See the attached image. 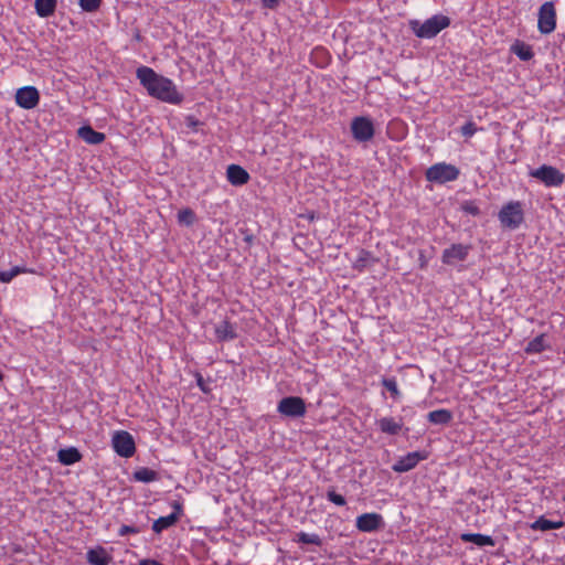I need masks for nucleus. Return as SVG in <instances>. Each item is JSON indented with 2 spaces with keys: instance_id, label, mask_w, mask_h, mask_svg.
I'll list each match as a JSON object with an SVG mask.
<instances>
[{
  "instance_id": "nucleus-46",
  "label": "nucleus",
  "mask_w": 565,
  "mask_h": 565,
  "mask_svg": "<svg viewBox=\"0 0 565 565\" xmlns=\"http://www.w3.org/2000/svg\"><path fill=\"white\" fill-rule=\"evenodd\" d=\"M3 380V375L2 373L0 372V382Z\"/></svg>"
},
{
  "instance_id": "nucleus-47",
  "label": "nucleus",
  "mask_w": 565,
  "mask_h": 565,
  "mask_svg": "<svg viewBox=\"0 0 565 565\" xmlns=\"http://www.w3.org/2000/svg\"><path fill=\"white\" fill-rule=\"evenodd\" d=\"M319 53H320V56H321V55H322V49H321V47H320V50H319Z\"/></svg>"
},
{
  "instance_id": "nucleus-42",
  "label": "nucleus",
  "mask_w": 565,
  "mask_h": 565,
  "mask_svg": "<svg viewBox=\"0 0 565 565\" xmlns=\"http://www.w3.org/2000/svg\"><path fill=\"white\" fill-rule=\"evenodd\" d=\"M419 262H420V267L425 268L427 265V262H426L423 253H420Z\"/></svg>"
},
{
  "instance_id": "nucleus-18",
  "label": "nucleus",
  "mask_w": 565,
  "mask_h": 565,
  "mask_svg": "<svg viewBox=\"0 0 565 565\" xmlns=\"http://www.w3.org/2000/svg\"><path fill=\"white\" fill-rule=\"evenodd\" d=\"M452 417V413L446 408L431 411L427 414V420L434 425H448Z\"/></svg>"
},
{
  "instance_id": "nucleus-8",
  "label": "nucleus",
  "mask_w": 565,
  "mask_h": 565,
  "mask_svg": "<svg viewBox=\"0 0 565 565\" xmlns=\"http://www.w3.org/2000/svg\"><path fill=\"white\" fill-rule=\"evenodd\" d=\"M537 28L542 34H550L555 30L556 11L552 1H547L541 6L539 10Z\"/></svg>"
},
{
  "instance_id": "nucleus-25",
  "label": "nucleus",
  "mask_w": 565,
  "mask_h": 565,
  "mask_svg": "<svg viewBox=\"0 0 565 565\" xmlns=\"http://www.w3.org/2000/svg\"><path fill=\"white\" fill-rule=\"evenodd\" d=\"M548 348V344L546 343L545 334H540L532 339L525 347L524 351L527 354H536L541 353L544 350Z\"/></svg>"
},
{
  "instance_id": "nucleus-37",
  "label": "nucleus",
  "mask_w": 565,
  "mask_h": 565,
  "mask_svg": "<svg viewBox=\"0 0 565 565\" xmlns=\"http://www.w3.org/2000/svg\"><path fill=\"white\" fill-rule=\"evenodd\" d=\"M178 222L181 225H191L195 222V214H178Z\"/></svg>"
},
{
  "instance_id": "nucleus-40",
  "label": "nucleus",
  "mask_w": 565,
  "mask_h": 565,
  "mask_svg": "<svg viewBox=\"0 0 565 565\" xmlns=\"http://www.w3.org/2000/svg\"><path fill=\"white\" fill-rule=\"evenodd\" d=\"M462 212L469 213V212H478V207L473 205L472 202H466L461 206Z\"/></svg>"
},
{
  "instance_id": "nucleus-22",
  "label": "nucleus",
  "mask_w": 565,
  "mask_h": 565,
  "mask_svg": "<svg viewBox=\"0 0 565 565\" xmlns=\"http://www.w3.org/2000/svg\"><path fill=\"white\" fill-rule=\"evenodd\" d=\"M511 52L514 53L521 61H530L534 57L533 49L530 44L522 41H515L511 46Z\"/></svg>"
},
{
  "instance_id": "nucleus-10",
  "label": "nucleus",
  "mask_w": 565,
  "mask_h": 565,
  "mask_svg": "<svg viewBox=\"0 0 565 565\" xmlns=\"http://www.w3.org/2000/svg\"><path fill=\"white\" fill-rule=\"evenodd\" d=\"M173 512L166 516L158 518L152 523V531L157 534L173 526L183 514V504L180 501L172 502Z\"/></svg>"
},
{
  "instance_id": "nucleus-26",
  "label": "nucleus",
  "mask_w": 565,
  "mask_h": 565,
  "mask_svg": "<svg viewBox=\"0 0 565 565\" xmlns=\"http://www.w3.org/2000/svg\"><path fill=\"white\" fill-rule=\"evenodd\" d=\"M500 224L508 230H515L523 222V214H498Z\"/></svg>"
},
{
  "instance_id": "nucleus-45",
  "label": "nucleus",
  "mask_w": 565,
  "mask_h": 565,
  "mask_svg": "<svg viewBox=\"0 0 565 565\" xmlns=\"http://www.w3.org/2000/svg\"><path fill=\"white\" fill-rule=\"evenodd\" d=\"M317 50L318 47L312 49L311 55H313Z\"/></svg>"
},
{
  "instance_id": "nucleus-7",
  "label": "nucleus",
  "mask_w": 565,
  "mask_h": 565,
  "mask_svg": "<svg viewBox=\"0 0 565 565\" xmlns=\"http://www.w3.org/2000/svg\"><path fill=\"white\" fill-rule=\"evenodd\" d=\"M277 411L286 417L298 418L306 414V404L301 397L288 396L280 399Z\"/></svg>"
},
{
  "instance_id": "nucleus-13",
  "label": "nucleus",
  "mask_w": 565,
  "mask_h": 565,
  "mask_svg": "<svg viewBox=\"0 0 565 565\" xmlns=\"http://www.w3.org/2000/svg\"><path fill=\"white\" fill-rule=\"evenodd\" d=\"M426 459V455L420 451L408 452L407 455L401 457L393 466L392 469L395 472L402 473L407 472L414 469L419 461Z\"/></svg>"
},
{
  "instance_id": "nucleus-29",
  "label": "nucleus",
  "mask_w": 565,
  "mask_h": 565,
  "mask_svg": "<svg viewBox=\"0 0 565 565\" xmlns=\"http://www.w3.org/2000/svg\"><path fill=\"white\" fill-rule=\"evenodd\" d=\"M382 385L391 393L394 398H398L401 392L397 386V382L395 379H383Z\"/></svg>"
},
{
  "instance_id": "nucleus-35",
  "label": "nucleus",
  "mask_w": 565,
  "mask_h": 565,
  "mask_svg": "<svg viewBox=\"0 0 565 565\" xmlns=\"http://www.w3.org/2000/svg\"><path fill=\"white\" fill-rule=\"evenodd\" d=\"M522 205L519 201H511L507 205L502 206L500 212H521Z\"/></svg>"
},
{
  "instance_id": "nucleus-32",
  "label": "nucleus",
  "mask_w": 565,
  "mask_h": 565,
  "mask_svg": "<svg viewBox=\"0 0 565 565\" xmlns=\"http://www.w3.org/2000/svg\"><path fill=\"white\" fill-rule=\"evenodd\" d=\"M371 254L365 250H361L359 254V258L354 263V267L362 269L370 264Z\"/></svg>"
},
{
  "instance_id": "nucleus-4",
  "label": "nucleus",
  "mask_w": 565,
  "mask_h": 565,
  "mask_svg": "<svg viewBox=\"0 0 565 565\" xmlns=\"http://www.w3.org/2000/svg\"><path fill=\"white\" fill-rule=\"evenodd\" d=\"M114 451L122 457L130 458L136 452V443L132 435L126 430H116L111 437Z\"/></svg>"
},
{
  "instance_id": "nucleus-23",
  "label": "nucleus",
  "mask_w": 565,
  "mask_h": 565,
  "mask_svg": "<svg viewBox=\"0 0 565 565\" xmlns=\"http://www.w3.org/2000/svg\"><path fill=\"white\" fill-rule=\"evenodd\" d=\"M56 0H35V12L41 18H49L54 14L56 10Z\"/></svg>"
},
{
  "instance_id": "nucleus-3",
  "label": "nucleus",
  "mask_w": 565,
  "mask_h": 565,
  "mask_svg": "<svg viewBox=\"0 0 565 565\" xmlns=\"http://www.w3.org/2000/svg\"><path fill=\"white\" fill-rule=\"evenodd\" d=\"M459 175V168L447 162L435 163L425 171L426 180L436 184H445L447 182L456 181Z\"/></svg>"
},
{
  "instance_id": "nucleus-31",
  "label": "nucleus",
  "mask_w": 565,
  "mask_h": 565,
  "mask_svg": "<svg viewBox=\"0 0 565 565\" xmlns=\"http://www.w3.org/2000/svg\"><path fill=\"white\" fill-rule=\"evenodd\" d=\"M478 129L479 128L477 127L476 122L469 120L460 127V132L463 137L470 138L478 131Z\"/></svg>"
},
{
  "instance_id": "nucleus-19",
  "label": "nucleus",
  "mask_w": 565,
  "mask_h": 565,
  "mask_svg": "<svg viewBox=\"0 0 565 565\" xmlns=\"http://www.w3.org/2000/svg\"><path fill=\"white\" fill-rule=\"evenodd\" d=\"M564 526V522L562 520L552 521L547 520L544 516L537 518L533 523L530 524V527L533 531H550V530H558Z\"/></svg>"
},
{
  "instance_id": "nucleus-21",
  "label": "nucleus",
  "mask_w": 565,
  "mask_h": 565,
  "mask_svg": "<svg viewBox=\"0 0 565 565\" xmlns=\"http://www.w3.org/2000/svg\"><path fill=\"white\" fill-rule=\"evenodd\" d=\"M57 458L61 463L70 466L78 462L82 459V455L76 448L70 447L61 449L57 452Z\"/></svg>"
},
{
  "instance_id": "nucleus-38",
  "label": "nucleus",
  "mask_w": 565,
  "mask_h": 565,
  "mask_svg": "<svg viewBox=\"0 0 565 565\" xmlns=\"http://www.w3.org/2000/svg\"><path fill=\"white\" fill-rule=\"evenodd\" d=\"M328 497H329L330 501L333 502L337 505H344L345 504V499L341 494H338L335 492H329Z\"/></svg>"
},
{
  "instance_id": "nucleus-14",
  "label": "nucleus",
  "mask_w": 565,
  "mask_h": 565,
  "mask_svg": "<svg viewBox=\"0 0 565 565\" xmlns=\"http://www.w3.org/2000/svg\"><path fill=\"white\" fill-rule=\"evenodd\" d=\"M227 180L233 185H243L246 184L249 180L248 172L237 164H231L227 167L226 171Z\"/></svg>"
},
{
  "instance_id": "nucleus-12",
  "label": "nucleus",
  "mask_w": 565,
  "mask_h": 565,
  "mask_svg": "<svg viewBox=\"0 0 565 565\" xmlns=\"http://www.w3.org/2000/svg\"><path fill=\"white\" fill-rule=\"evenodd\" d=\"M355 526L359 531L371 533L384 526V519L380 513H363L356 518Z\"/></svg>"
},
{
  "instance_id": "nucleus-27",
  "label": "nucleus",
  "mask_w": 565,
  "mask_h": 565,
  "mask_svg": "<svg viewBox=\"0 0 565 565\" xmlns=\"http://www.w3.org/2000/svg\"><path fill=\"white\" fill-rule=\"evenodd\" d=\"M134 479L139 482L148 483V482L157 481L159 479V475L157 471H154L150 468L142 467L134 472Z\"/></svg>"
},
{
  "instance_id": "nucleus-6",
  "label": "nucleus",
  "mask_w": 565,
  "mask_h": 565,
  "mask_svg": "<svg viewBox=\"0 0 565 565\" xmlns=\"http://www.w3.org/2000/svg\"><path fill=\"white\" fill-rule=\"evenodd\" d=\"M472 246L470 244L456 243L445 248L441 254V262L447 266H456L459 263L465 262Z\"/></svg>"
},
{
  "instance_id": "nucleus-28",
  "label": "nucleus",
  "mask_w": 565,
  "mask_h": 565,
  "mask_svg": "<svg viewBox=\"0 0 565 565\" xmlns=\"http://www.w3.org/2000/svg\"><path fill=\"white\" fill-rule=\"evenodd\" d=\"M31 271L32 270H30L25 267H20V266H14L10 270H4V271L0 270V281L7 284V282H10L19 274L31 273Z\"/></svg>"
},
{
  "instance_id": "nucleus-39",
  "label": "nucleus",
  "mask_w": 565,
  "mask_h": 565,
  "mask_svg": "<svg viewBox=\"0 0 565 565\" xmlns=\"http://www.w3.org/2000/svg\"><path fill=\"white\" fill-rule=\"evenodd\" d=\"M263 8L275 10L277 9L282 0H260Z\"/></svg>"
},
{
  "instance_id": "nucleus-15",
  "label": "nucleus",
  "mask_w": 565,
  "mask_h": 565,
  "mask_svg": "<svg viewBox=\"0 0 565 565\" xmlns=\"http://www.w3.org/2000/svg\"><path fill=\"white\" fill-rule=\"evenodd\" d=\"M380 430L387 435H397L403 428V419L394 417H382L377 420Z\"/></svg>"
},
{
  "instance_id": "nucleus-34",
  "label": "nucleus",
  "mask_w": 565,
  "mask_h": 565,
  "mask_svg": "<svg viewBox=\"0 0 565 565\" xmlns=\"http://www.w3.org/2000/svg\"><path fill=\"white\" fill-rule=\"evenodd\" d=\"M202 125L203 122L192 115L185 117V126L192 131H198V128Z\"/></svg>"
},
{
  "instance_id": "nucleus-30",
  "label": "nucleus",
  "mask_w": 565,
  "mask_h": 565,
  "mask_svg": "<svg viewBox=\"0 0 565 565\" xmlns=\"http://www.w3.org/2000/svg\"><path fill=\"white\" fill-rule=\"evenodd\" d=\"M102 0H79L81 8L86 12H94L99 9Z\"/></svg>"
},
{
  "instance_id": "nucleus-5",
  "label": "nucleus",
  "mask_w": 565,
  "mask_h": 565,
  "mask_svg": "<svg viewBox=\"0 0 565 565\" xmlns=\"http://www.w3.org/2000/svg\"><path fill=\"white\" fill-rule=\"evenodd\" d=\"M351 132L354 140L359 142H367L372 140L375 134L374 124L371 118L359 116L351 121Z\"/></svg>"
},
{
  "instance_id": "nucleus-2",
  "label": "nucleus",
  "mask_w": 565,
  "mask_h": 565,
  "mask_svg": "<svg viewBox=\"0 0 565 565\" xmlns=\"http://www.w3.org/2000/svg\"><path fill=\"white\" fill-rule=\"evenodd\" d=\"M450 18L444 14H435L429 19L420 22L419 20H409L408 26L411 31L419 39H433L437 36L444 29L450 25Z\"/></svg>"
},
{
  "instance_id": "nucleus-16",
  "label": "nucleus",
  "mask_w": 565,
  "mask_h": 565,
  "mask_svg": "<svg viewBox=\"0 0 565 565\" xmlns=\"http://www.w3.org/2000/svg\"><path fill=\"white\" fill-rule=\"evenodd\" d=\"M79 138L89 145H99L105 140V134L94 130L90 126H83L77 131Z\"/></svg>"
},
{
  "instance_id": "nucleus-43",
  "label": "nucleus",
  "mask_w": 565,
  "mask_h": 565,
  "mask_svg": "<svg viewBox=\"0 0 565 565\" xmlns=\"http://www.w3.org/2000/svg\"><path fill=\"white\" fill-rule=\"evenodd\" d=\"M302 216H305L306 214H301ZM308 216H310L311 220H313V216L315 214H307Z\"/></svg>"
},
{
  "instance_id": "nucleus-17",
  "label": "nucleus",
  "mask_w": 565,
  "mask_h": 565,
  "mask_svg": "<svg viewBox=\"0 0 565 565\" xmlns=\"http://www.w3.org/2000/svg\"><path fill=\"white\" fill-rule=\"evenodd\" d=\"M87 562L90 565H108L111 562V557L104 547L99 546L87 552Z\"/></svg>"
},
{
  "instance_id": "nucleus-36",
  "label": "nucleus",
  "mask_w": 565,
  "mask_h": 565,
  "mask_svg": "<svg viewBox=\"0 0 565 565\" xmlns=\"http://www.w3.org/2000/svg\"><path fill=\"white\" fill-rule=\"evenodd\" d=\"M140 530L138 527L124 524L119 527L118 535L126 536L128 534H138Z\"/></svg>"
},
{
  "instance_id": "nucleus-9",
  "label": "nucleus",
  "mask_w": 565,
  "mask_h": 565,
  "mask_svg": "<svg viewBox=\"0 0 565 565\" xmlns=\"http://www.w3.org/2000/svg\"><path fill=\"white\" fill-rule=\"evenodd\" d=\"M531 175L547 186H557L564 182L565 175L552 166L543 164L531 172Z\"/></svg>"
},
{
  "instance_id": "nucleus-41",
  "label": "nucleus",
  "mask_w": 565,
  "mask_h": 565,
  "mask_svg": "<svg viewBox=\"0 0 565 565\" xmlns=\"http://www.w3.org/2000/svg\"><path fill=\"white\" fill-rule=\"evenodd\" d=\"M139 565H163V564L156 559L146 558V559H141L139 562Z\"/></svg>"
},
{
  "instance_id": "nucleus-20",
  "label": "nucleus",
  "mask_w": 565,
  "mask_h": 565,
  "mask_svg": "<svg viewBox=\"0 0 565 565\" xmlns=\"http://www.w3.org/2000/svg\"><path fill=\"white\" fill-rule=\"evenodd\" d=\"M460 539L463 542L473 543L478 546H493L494 540L490 535H484L481 533H463Z\"/></svg>"
},
{
  "instance_id": "nucleus-1",
  "label": "nucleus",
  "mask_w": 565,
  "mask_h": 565,
  "mask_svg": "<svg viewBox=\"0 0 565 565\" xmlns=\"http://www.w3.org/2000/svg\"><path fill=\"white\" fill-rule=\"evenodd\" d=\"M136 77L149 96L156 99L172 105H180L184 99L183 95L177 89V86L170 78L158 74L149 66L142 65L138 67Z\"/></svg>"
},
{
  "instance_id": "nucleus-44",
  "label": "nucleus",
  "mask_w": 565,
  "mask_h": 565,
  "mask_svg": "<svg viewBox=\"0 0 565 565\" xmlns=\"http://www.w3.org/2000/svg\"><path fill=\"white\" fill-rule=\"evenodd\" d=\"M180 212L188 213V212H191V210H189V209H184V210H181Z\"/></svg>"
},
{
  "instance_id": "nucleus-33",
  "label": "nucleus",
  "mask_w": 565,
  "mask_h": 565,
  "mask_svg": "<svg viewBox=\"0 0 565 565\" xmlns=\"http://www.w3.org/2000/svg\"><path fill=\"white\" fill-rule=\"evenodd\" d=\"M298 542L306 544H318V535L317 534H308V533H298Z\"/></svg>"
},
{
  "instance_id": "nucleus-11",
  "label": "nucleus",
  "mask_w": 565,
  "mask_h": 565,
  "mask_svg": "<svg viewBox=\"0 0 565 565\" xmlns=\"http://www.w3.org/2000/svg\"><path fill=\"white\" fill-rule=\"evenodd\" d=\"M15 103L24 109H33L40 103V93L34 86H24L17 90Z\"/></svg>"
},
{
  "instance_id": "nucleus-24",
  "label": "nucleus",
  "mask_w": 565,
  "mask_h": 565,
  "mask_svg": "<svg viewBox=\"0 0 565 565\" xmlns=\"http://www.w3.org/2000/svg\"><path fill=\"white\" fill-rule=\"evenodd\" d=\"M215 334L220 341L233 340L237 335L234 327L227 320H223L215 327Z\"/></svg>"
}]
</instances>
